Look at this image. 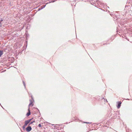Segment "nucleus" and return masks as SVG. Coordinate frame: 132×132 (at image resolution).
I'll return each mask as SVG.
<instances>
[{
  "mask_svg": "<svg viewBox=\"0 0 132 132\" xmlns=\"http://www.w3.org/2000/svg\"><path fill=\"white\" fill-rule=\"evenodd\" d=\"M41 7H39V8H38V11H39L42 9H41Z\"/></svg>",
  "mask_w": 132,
  "mask_h": 132,
  "instance_id": "14",
  "label": "nucleus"
},
{
  "mask_svg": "<svg viewBox=\"0 0 132 132\" xmlns=\"http://www.w3.org/2000/svg\"><path fill=\"white\" fill-rule=\"evenodd\" d=\"M3 21V20H1L0 21V27H2V24L1 22L2 21Z\"/></svg>",
  "mask_w": 132,
  "mask_h": 132,
  "instance_id": "8",
  "label": "nucleus"
},
{
  "mask_svg": "<svg viewBox=\"0 0 132 132\" xmlns=\"http://www.w3.org/2000/svg\"><path fill=\"white\" fill-rule=\"evenodd\" d=\"M23 48H24V46H23Z\"/></svg>",
  "mask_w": 132,
  "mask_h": 132,
  "instance_id": "19",
  "label": "nucleus"
},
{
  "mask_svg": "<svg viewBox=\"0 0 132 132\" xmlns=\"http://www.w3.org/2000/svg\"><path fill=\"white\" fill-rule=\"evenodd\" d=\"M29 123L28 122V121L27 120H26L25 121V124L24 125L25 126H27V125Z\"/></svg>",
  "mask_w": 132,
  "mask_h": 132,
  "instance_id": "5",
  "label": "nucleus"
},
{
  "mask_svg": "<svg viewBox=\"0 0 132 132\" xmlns=\"http://www.w3.org/2000/svg\"><path fill=\"white\" fill-rule=\"evenodd\" d=\"M54 2V1L52 2Z\"/></svg>",
  "mask_w": 132,
  "mask_h": 132,
  "instance_id": "18",
  "label": "nucleus"
},
{
  "mask_svg": "<svg viewBox=\"0 0 132 132\" xmlns=\"http://www.w3.org/2000/svg\"><path fill=\"white\" fill-rule=\"evenodd\" d=\"M117 103H118V104L117 106V108H120L121 106V102L120 101L118 102H117Z\"/></svg>",
  "mask_w": 132,
  "mask_h": 132,
  "instance_id": "3",
  "label": "nucleus"
},
{
  "mask_svg": "<svg viewBox=\"0 0 132 132\" xmlns=\"http://www.w3.org/2000/svg\"><path fill=\"white\" fill-rule=\"evenodd\" d=\"M28 112L27 114V116H29L30 114V113H31L30 112V111L29 108L28 109Z\"/></svg>",
  "mask_w": 132,
  "mask_h": 132,
  "instance_id": "4",
  "label": "nucleus"
},
{
  "mask_svg": "<svg viewBox=\"0 0 132 132\" xmlns=\"http://www.w3.org/2000/svg\"><path fill=\"white\" fill-rule=\"evenodd\" d=\"M31 98H32V100H30V102L28 105V107H29L31 105H32V106H33V102L34 101V100L33 99V98H32V96H31Z\"/></svg>",
  "mask_w": 132,
  "mask_h": 132,
  "instance_id": "1",
  "label": "nucleus"
},
{
  "mask_svg": "<svg viewBox=\"0 0 132 132\" xmlns=\"http://www.w3.org/2000/svg\"><path fill=\"white\" fill-rule=\"evenodd\" d=\"M32 129L31 127L30 126H28L26 128V130L28 132L30 131Z\"/></svg>",
  "mask_w": 132,
  "mask_h": 132,
  "instance_id": "2",
  "label": "nucleus"
},
{
  "mask_svg": "<svg viewBox=\"0 0 132 132\" xmlns=\"http://www.w3.org/2000/svg\"><path fill=\"white\" fill-rule=\"evenodd\" d=\"M26 126H25V125H24V126H23L22 128L23 129H25V127Z\"/></svg>",
  "mask_w": 132,
  "mask_h": 132,
  "instance_id": "10",
  "label": "nucleus"
},
{
  "mask_svg": "<svg viewBox=\"0 0 132 132\" xmlns=\"http://www.w3.org/2000/svg\"><path fill=\"white\" fill-rule=\"evenodd\" d=\"M31 120H32V119H30L29 120H27V121H28V122L29 123H30V122L31 121Z\"/></svg>",
  "mask_w": 132,
  "mask_h": 132,
  "instance_id": "12",
  "label": "nucleus"
},
{
  "mask_svg": "<svg viewBox=\"0 0 132 132\" xmlns=\"http://www.w3.org/2000/svg\"><path fill=\"white\" fill-rule=\"evenodd\" d=\"M85 123H89V122H85Z\"/></svg>",
  "mask_w": 132,
  "mask_h": 132,
  "instance_id": "15",
  "label": "nucleus"
},
{
  "mask_svg": "<svg viewBox=\"0 0 132 132\" xmlns=\"http://www.w3.org/2000/svg\"><path fill=\"white\" fill-rule=\"evenodd\" d=\"M35 122V121H32V122H30V123L29 124V126L30 125H31V124H32L33 122Z\"/></svg>",
  "mask_w": 132,
  "mask_h": 132,
  "instance_id": "9",
  "label": "nucleus"
},
{
  "mask_svg": "<svg viewBox=\"0 0 132 132\" xmlns=\"http://www.w3.org/2000/svg\"><path fill=\"white\" fill-rule=\"evenodd\" d=\"M106 102H107V100H106Z\"/></svg>",
  "mask_w": 132,
  "mask_h": 132,
  "instance_id": "16",
  "label": "nucleus"
},
{
  "mask_svg": "<svg viewBox=\"0 0 132 132\" xmlns=\"http://www.w3.org/2000/svg\"><path fill=\"white\" fill-rule=\"evenodd\" d=\"M3 54V51L2 50L0 51V57Z\"/></svg>",
  "mask_w": 132,
  "mask_h": 132,
  "instance_id": "6",
  "label": "nucleus"
},
{
  "mask_svg": "<svg viewBox=\"0 0 132 132\" xmlns=\"http://www.w3.org/2000/svg\"><path fill=\"white\" fill-rule=\"evenodd\" d=\"M27 45H26V47H27Z\"/></svg>",
  "mask_w": 132,
  "mask_h": 132,
  "instance_id": "17",
  "label": "nucleus"
},
{
  "mask_svg": "<svg viewBox=\"0 0 132 132\" xmlns=\"http://www.w3.org/2000/svg\"><path fill=\"white\" fill-rule=\"evenodd\" d=\"M38 126L39 127H41L42 126L40 124H39Z\"/></svg>",
  "mask_w": 132,
  "mask_h": 132,
  "instance_id": "13",
  "label": "nucleus"
},
{
  "mask_svg": "<svg viewBox=\"0 0 132 132\" xmlns=\"http://www.w3.org/2000/svg\"><path fill=\"white\" fill-rule=\"evenodd\" d=\"M46 6V5H43V6H41L40 7H41V9H43L44 8L45 6Z\"/></svg>",
  "mask_w": 132,
  "mask_h": 132,
  "instance_id": "7",
  "label": "nucleus"
},
{
  "mask_svg": "<svg viewBox=\"0 0 132 132\" xmlns=\"http://www.w3.org/2000/svg\"><path fill=\"white\" fill-rule=\"evenodd\" d=\"M23 85H24V86L25 87V88H26V84H25V83L24 82V81H23Z\"/></svg>",
  "mask_w": 132,
  "mask_h": 132,
  "instance_id": "11",
  "label": "nucleus"
}]
</instances>
